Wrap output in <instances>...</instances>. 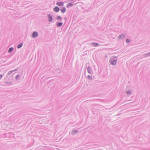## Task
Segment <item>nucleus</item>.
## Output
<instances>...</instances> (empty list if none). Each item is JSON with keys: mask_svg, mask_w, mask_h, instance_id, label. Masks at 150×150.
I'll list each match as a JSON object with an SVG mask.
<instances>
[{"mask_svg": "<svg viewBox=\"0 0 150 150\" xmlns=\"http://www.w3.org/2000/svg\"><path fill=\"white\" fill-rule=\"evenodd\" d=\"M53 9L54 11L57 13H58V12H59V11L60 10L59 8L57 6H56L55 7L53 8Z\"/></svg>", "mask_w": 150, "mask_h": 150, "instance_id": "nucleus-7", "label": "nucleus"}, {"mask_svg": "<svg viewBox=\"0 0 150 150\" xmlns=\"http://www.w3.org/2000/svg\"><path fill=\"white\" fill-rule=\"evenodd\" d=\"M63 24L62 22L57 21L56 22V25L57 27H59L62 26Z\"/></svg>", "mask_w": 150, "mask_h": 150, "instance_id": "nucleus-5", "label": "nucleus"}, {"mask_svg": "<svg viewBox=\"0 0 150 150\" xmlns=\"http://www.w3.org/2000/svg\"><path fill=\"white\" fill-rule=\"evenodd\" d=\"M87 69L88 72L89 74H92L93 73L92 69L90 66H89L88 67Z\"/></svg>", "mask_w": 150, "mask_h": 150, "instance_id": "nucleus-2", "label": "nucleus"}, {"mask_svg": "<svg viewBox=\"0 0 150 150\" xmlns=\"http://www.w3.org/2000/svg\"><path fill=\"white\" fill-rule=\"evenodd\" d=\"M117 57H112L109 60L111 64L113 65H115L117 62Z\"/></svg>", "mask_w": 150, "mask_h": 150, "instance_id": "nucleus-1", "label": "nucleus"}, {"mask_svg": "<svg viewBox=\"0 0 150 150\" xmlns=\"http://www.w3.org/2000/svg\"><path fill=\"white\" fill-rule=\"evenodd\" d=\"M91 45H94L95 47H97L99 45V44L98 43L92 42Z\"/></svg>", "mask_w": 150, "mask_h": 150, "instance_id": "nucleus-12", "label": "nucleus"}, {"mask_svg": "<svg viewBox=\"0 0 150 150\" xmlns=\"http://www.w3.org/2000/svg\"><path fill=\"white\" fill-rule=\"evenodd\" d=\"M119 115V114H117V115H116V116H118V115Z\"/></svg>", "mask_w": 150, "mask_h": 150, "instance_id": "nucleus-26", "label": "nucleus"}, {"mask_svg": "<svg viewBox=\"0 0 150 150\" xmlns=\"http://www.w3.org/2000/svg\"><path fill=\"white\" fill-rule=\"evenodd\" d=\"M18 69L17 68L15 69L12 70V71H13V72H14V71H17Z\"/></svg>", "mask_w": 150, "mask_h": 150, "instance_id": "nucleus-23", "label": "nucleus"}, {"mask_svg": "<svg viewBox=\"0 0 150 150\" xmlns=\"http://www.w3.org/2000/svg\"><path fill=\"white\" fill-rule=\"evenodd\" d=\"M48 21L49 22H51L53 20V17L52 15H51L50 14H48L47 16Z\"/></svg>", "mask_w": 150, "mask_h": 150, "instance_id": "nucleus-4", "label": "nucleus"}, {"mask_svg": "<svg viewBox=\"0 0 150 150\" xmlns=\"http://www.w3.org/2000/svg\"><path fill=\"white\" fill-rule=\"evenodd\" d=\"M88 78L90 80H91L92 79V77L90 75H88L87 76Z\"/></svg>", "mask_w": 150, "mask_h": 150, "instance_id": "nucleus-18", "label": "nucleus"}, {"mask_svg": "<svg viewBox=\"0 0 150 150\" xmlns=\"http://www.w3.org/2000/svg\"><path fill=\"white\" fill-rule=\"evenodd\" d=\"M78 132V131L77 130H74L71 132V134L72 135H74L75 134H76Z\"/></svg>", "mask_w": 150, "mask_h": 150, "instance_id": "nucleus-10", "label": "nucleus"}, {"mask_svg": "<svg viewBox=\"0 0 150 150\" xmlns=\"http://www.w3.org/2000/svg\"><path fill=\"white\" fill-rule=\"evenodd\" d=\"M32 36L33 38H35L37 37L38 35V32L36 31L33 32L32 35Z\"/></svg>", "mask_w": 150, "mask_h": 150, "instance_id": "nucleus-3", "label": "nucleus"}, {"mask_svg": "<svg viewBox=\"0 0 150 150\" xmlns=\"http://www.w3.org/2000/svg\"><path fill=\"white\" fill-rule=\"evenodd\" d=\"M23 45V43L22 42L21 43L17 46V48L18 49L21 48Z\"/></svg>", "mask_w": 150, "mask_h": 150, "instance_id": "nucleus-14", "label": "nucleus"}, {"mask_svg": "<svg viewBox=\"0 0 150 150\" xmlns=\"http://www.w3.org/2000/svg\"><path fill=\"white\" fill-rule=\"evenodd\" d=\"M74 5V4L71 3H68L66 6L67 8L69 7L70 6H72Z\"/></svg>", "mask_w": 150, "mask_h": 150, "instance_id": "nucleus-16", "label": "nucleus"}, {"mask_svg": "<svg viewBox=\"0 0 150 150\" xmlns=\"http://www.w3.org/2000/svg\"><path fill=\"white\" fill-rule=\"evenodd\" d=\"M125 36L126 35L123 34H122L119 35L118 38L119 40H120L123 39Z\"/></svg>", "mask_w": 150, "mask_h": 150, "instance_id": "nucleus-6", "label": "nucleus"}, {"mask_svg": "<svg viewBox=\"0 0 150 150\" xmlns=\"http://www.w3.org/2000/svg\"><path fill=\"white\" fill-rule=\"evenodd\" d=\"M86 67L85 68V71H86Z\"/></svg>", "mask_w": 150, "mask_h": 150, "instance_id": "nucleus-27", "label": "nucleus"}, {"mask_svg": "<svg viewBox=\"0 0 150 150\" xmlns=\"http://www.w3.org/2000/svg\"><path fill=\"white\" fill-rule=\"evenodd\" d=\"M143 56H144L145 57H146L150 56V52L144 54L143 55Z\"/></svg>", "mask_w": 150, "mask_h": 150, "instance_id": "nucleus-13", "label": "nucleus"}, {"mask_svg": "<svg viewBox=\"0 0 150 150\" xmlns=\"http://www.w3.org/2000/svg\"><path fill=\"white\" fill-rule=\"evenodd\" d=\"M130 42V40L129 39H126V42L127 43H129Z\"/></svg>", "mask_w": 150, "mask_h": 150, "instance_id": "nucleus-21", "label": "nucleus"}, {"mask_svg": "<svg viewBox=\"0 0 150 150\" xmlns=\"http://www.w3.org/2000/svg\"><path fill=\"white\" fill-rule=\"evenodd\" d=\"M13 48L12 47H11L10 48L8 51V52L9 53H11L12 52L13 50Z\"/></svg>", "mask_w": 150, "mask_h": 150, "instance_id": "nucleus-15", "label": "nucleus"}, {"mask_svg": "<svg viewBox=\"0 0 150 150\" xmlns=\"http://www.w3.org/2000/svg\"><path fill=\"white\" fill-rule=\"evenodd\" d=\"M56 19L59 21H62V18L60 16H57Z\"/></svg>", "mask_w": 150, "mask_h": 150, "instance_id": "nucleus-11", "label": "nucleus"}, {"mask_svg": "<svg viewBox=\"0 0 150 150\" xmlns=\"http://www.w3.org/2000/svg\"><path fill=\"white\" fill-rule=\"evenodd\" d=\"M66 11V9L64 6L62 8L60 9L61 12L63 13H64Z\"/></svg>", "mask_w": 150, "mask_h": 150, "instance_id": "nucleus-9", "label": "nucleus"}, {"mask_svg": "<svg viewBox=\"0 0 150 150\" xmlns=\"http://www.w3.org/2000/svg\"><path fill=\"white\" fill-rule=\"evenodd\" d=\"M64 20L65 21V23H66V22L67 21V17H64Z\"/></svg>", "mask_w": 150, "mask_h": 150, "instance_id": "nucleus-24", "label": "nucleus"}, {"mask_svg": "<svg viewBox=\"0 0 150 150\" xmlns=\"http://www.w3.org/2000/svg\"><path fill=\"white\" fill-rule=\"evenodd\" d=\"M126 93L128 95H130L131 94V90H128L126 92Z\"/></svg>", "mask_w": 150, "mask_h": 150, "instance_id": "nucleus-17", "label": "nucleus"}, {"mask_svg": "<svg viewBox=\"0 0 150 150\" xmlns=\"http://www.w3.org/2000/svg\"><path fill=\"white\" fill-rule=\"evenodd\" d=\"M64 3L62 2H57L56 4L59 6H62L64 5Z\"/></svg>", "mask_w": 150, "mask_h": 150, "instance_id": "nucleus-8", "label": "nucleus"}, {"mask_svg": "<svg viewBox=\"0 0 150 150\" xmlns=\"http://www.w3.org/2000/svg\"><path fill=\"white\" fill-rule=\"evenodd\" d=\"M13 72V71H9L8 74H7V75H10Z\"/></svg>", "mask_w": 150, "mask_h": 150, "instance_id": "nucleus-22", "label": "nucleus"}, {"mask_svg": "<svg viewBox=\"0 0 150 150\" xmlns=\"http://www.w3.org/2000/svg\"><path fill=\"white\" fill-rule=\"evenodd\" d=\"M5 83L6 84H12V82H8L7 81H6Z\"/></svg>", "mask_w": 150, "mask_h": 150, "instance_id": "nucleus-19", "label": "nucleus"}, {"mask_svg": "<svg viewBox=\"0 0 150 150\" xmlns=\"http://www.w3.org/2000/svg\"><path fill=\"white\" fill-rule=\"evenodd\" d=\"M4 74H3V75L0 74V79H1L2 77Z\"/></svg>", "mask_w": 150, "mask_h": 150, "instance_id": "nucleus-25", "label": "nucleus"}, {"mask_svg": "<svg viewBox=\"0 0 150 150\" xmlns=\"http://www.w3.org/2000/svg\"><path fill=\"white\" fill-rule=\"evenodd\" d=\"M19 77V74H18V75H17L16 76V77H15L16 79V80H18V78Z\"/></svg>", "mask_w": 150, "mask_h": 150, "instance_id": "nucleus-20", "label": "nucleus"}]
</instances>
